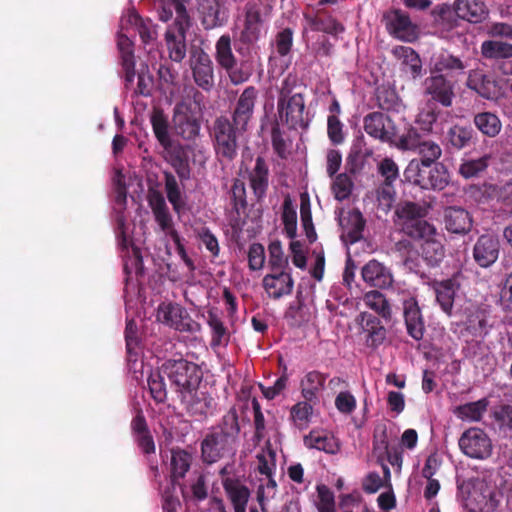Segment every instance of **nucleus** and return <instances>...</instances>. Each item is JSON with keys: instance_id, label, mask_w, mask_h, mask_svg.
Masks as SVG:
<instances>
[{"instance_id": "nucleus-42", "label": "nucleus", "mask_w": 512, "mask_h": 512, "mask_svg": "<svg viewBox=\"0 0 512 512\" xmlns=\"http://www.w3.org/2000/svg\"><path fill=\"white\" fill-rule=\"evenodd\" d=\"M165 42L169 58L174 62L180 63L186 57V35L176 33L173 29H167L165 32Z\"/></svg>"}, {"instance_id": "nucleus-51", "label": "nucleus", "mask_w": 512, "mask_h": 512, "mask_svg": "<svg viewBox=\"0 0 512 512\" xmlns=\"http://www.w3.org/2000/svg\"><path fill=\"white\" fill-rule=\"evenodd\" d=\"M207 323L212 331L211 347L226 345L229 333L220 317L213 311L208 312Z\"/></svg>"}, {"instance_id": "nucleus-48", "label": "nucleus", "mask_w": 512, "mask_h": 512, "mask_svg": "<svg viewBox=\"0 0 512 512\" xmlns=\"http://www.w3.org/2000/svg\"><path fill=\"white\" fill-rule=\"evenodd\" d=\"M164 377L161 366L158 370L151 371L147 379L150 395L158 404L167 401L168 392Z\"/></svg>"}, {"instance_id": "nucleus-20", "label": "nucleus", "mask_w": 512, "mask_h": 512, "mask_svg": "<svg viewBox=\"0 0 512 512\" xmlns=\"http://www.w3.org/2000/svg\"><path fill=\"white\" fill-rule=\"evenodd\" d=\"M162 158L175 170L180 181H187L191 177L189 155L187 146L178 142L161 151Z\"/></svg>"}, {"instance_id": "nucleus-15", "label": "nucleus", "mask_w": 512, "mask_h": 512, "mask_svg": "<svg viewBox=\"0 0 512 512\" xmlns=\"http://www.w3.org/2000/svg\"><path fill=\"white\" fill-rule=\"evenodd\" d=\"M386 21V29L391 36L404 42H413L418 38V28L408 13L393 9L384 15Z\"/></svg>"}, {"instance_id": "nucleus-53", "label": "nucleus", "mask_w": 512, "mask_h": 512, "mask_svg": "<svg viewBox=\"0 0 512 512\" xmlns=\"http://www.w3.org/2000/svg\"><path fill=\"white\" fill-rule=\"evenodd\" d=\"M282 208L284 231L288 238L294 239L297 235V212L290 195L284 197Z\"/></svg>"}, {"instance_id": "nucleus-26", "label": "nucleus", "mask_w": 512, "mask_h": 512, "mask_svg": "<svg viewBox=\"0 0 512 512\" xmlns=\"http://www.w3.org/2000/svg\"><path fill=\"white\" fill-rule=\"evenodd\" d=\"M225 494L231 502L234 512H246L250 499V489L238 478L226 477L222 480Z\"/></svg>"}, {"instance_id": "nucleus-23", "label": "nucleus", "mask_w": 512, "mask_h": 512, "mask_svg": "<svg viewBox=\"0 0 512 512\" xmlns=\"http://www.w3.org/2000/svg\"><path fill=\"white\" fill-rule=\"evenodd\" d=\"M270 171L266 160L262 156H257L254 167L247 170L249 186L258 202H261L267 194L269 187Z\"/></svg>"}, {"instance_id": "nucleus-13", "label": "nucleus", "mask_w": 512, "mask_h": 512, "mask_svg": "<svg viewBox=\"0 0 512 512\" xmlns=\"http://www.w3.org/2000/svg\"><path fill=\"white\" fill-rule=\"evenodd\" d=\"M425 95L443 107L452 106L455 97V82L445 74L434 72L430 69V76L423 82Z\"/></svg>"}, {"instance_id": "nucleus-16", "label": "nucleus", "mask_w": 512, "mask_h": 512, "mask_svg": "<svg viewBox=\"0 0 512 512\" xmlns=\"http://www.w3.org/2000/svg\"><path fill=\"white\" fill-rule=\"evenodd\" d=\"M261 24V14L258 10H248L246 12L244 27L235 44V49L241 57L251 55V47L260 38Z\"/></svg>"}, {"instance_id": "nucleus-12", "label": "nucleus", "mask_w": 512, "mask_h": 512, "mask_svg": "<svg viewBox=\"0 0 512 512\" xmlns=\"http://www.w3.org/2000/svg\"><path fill=\"white\" fill-rule=\"evenodd\" d=\"M428 211L427 209L415 202L406 201L399 204L396 208L395 214L400 220V230L408 238L413 237V232L422 230L424 225L432 226L430 222L425 220Z\"/></svg>"}, {"instance_id": "nucleus-50", "label": "nucleus", "mask_w": 512, "mask_h": 512, "mask_svg": "<svg viewBox=\"0 0 512 512\" xmlns=\"http://www.w3.org/2000/svg\"><path fill=\"white\" fill-rule=\"evenodd\" d=\"M300 294L299 292L296 301L288 306L284 314V319L292 328H299L309 321V316L304 311L305 305Z\"/></svg>"}, {"instance_id": "nucleus-55", "label": "nucleus", "mask_w": 512, "mask_h": 512, "mask_svg": "<svg viewBox=\"0 0 512 512\" xmlns=\"http://www.w3.org/2000/svg\"><path fill=\"white\" fill-rule=\"evenodd\" d=\"M490 156L485 155L478 159L463 160L460 164L458 173L465 179H471L484 172L489 165Z\"/></svg>"}, {"instance_id": "nucleus-36", "label": "nucleus", "mask_w": 512, "mask_h": 512, "mask_svg": "<svg viewBox=\"0 0 512 512\" xmlns=\"http://www.w3.org/2000/svg\"><path fill=\"white\" fill-rule=\"evenodd\" d=\"M458 287V283L453 278L435 282L433 285L438 304L443 312L449 316L452 315L455 294Z\"/></svg>"}, {"instance_id": "nucleus-54", "label": "nucleus", "mask_w": 512, "mask_h": 512, "mask_svg": "<svg viewBox=\"0 0 512 512\" xmlns=\"http://www.w3.org/2000/svg\"><path fill=\"white\" fill-rule=\"evenodd\" d=\"M377 106L384 111L397 110L399 106V97L395 89L389 86H379L375 91Z\"/></svg>"}, {"instance_id": "nucleus-18", "label": "nucleus", "mask_w": 512, "mask_h": 512, "mask_svg": "<svg viewBox=\"0 0 512 512\" xmlns=\"http://www.w3.org/2000/svg\"><path fill=\"white\" fill-rule=\"evenodd\" d=\"M258 98V90L254 86L246 87L238 97L232 112V121L242 130L247 129L249 121L253 117L254 108Z\"/></svg>"}, {"instance_id": "nucleus-7", "label": "nucleus", "mask_w": 512, "mask_h": 512, "mask_svg": "<svg viewBox=\"0 0 512 512\" xmlns=\"http://www.w3.org/2000/svg\"><path fill=\"white\" fill-rule=\"evenodd\" d=\"M202 115L187 100L177 102L173 108L172 127L177 136L186 141L200 135Z\"/></svg>"}, {"instance_id": "nucleus-31", "label": "nucleus", "mask_w": 512, "mask_h": 512, "mask_svg": "<svg viewBox=\"0 0 512 512\" xmlns=\"http://www.w3.org/2000/svg\"><path fill=\"white\" fill-rule=\"evenodd\" d=\"M453 10L458 18L471 23L481 22L488 14L482 0H455Z\"/></svg>"}, {"instance_id": "nucleus-27", "label": "nucleus", "mask_w": 512, "mask_h": 512, "mask_svg": "<svg viewBox=\"0 0 512 512\" xmlns=\"http://www.w3.org/2000/svg\"><path fill=\"white\" fill-rule=\"evenodd\" d=\"M131 431L138 448L145 455L154 454L156 447L154 438L148 428L142 410H138L131 421Z\"/></svg>"}, {"instance_id": "nucleus-19", "label": "nucleus", "mask_w": 512, "mask_h": 512, "mask_svg": "<svg viewBox=\"0 0 512 512\" xmlns=\"http://www.w3.org/2000/svg\"><path fill=\"white\" fill-rule=\"evenodd\" d=\"M466 84L469 89L488 100L497 99L501 94V87L495 77L479 69L469 72Z\"/></svg>"}, {"instance_id": "nucleus-47", "label": "nucleus", "mask_w": 512, "mask_h": 512, "mask_svg": "<svg viewBox=\"0 0 512 512\" xmlns=\"http://www.w3.org/2000/svg\"><path fill=\"white\" fill-rule=\"evenodd\" d=\"M427 181H423L426 190H443L449 184L450 175L446 166L442 163L431 165L427 170Z\"/></svg>"}, {"instance_id": "nucleus-17", "label": "nucleus", "mask_w": 512, "mask_h": 512, "mask_svg": "<svg viewBox=\"0 0 512 512\" xmlns=\"http://www.w3.org/2000/svg\"><path fill=\"white\" fill-rule=\"evenodd\" d=\"M403 318L407 334L416 341H420L425 333V321L414 296H408L402 300Z\"/></svg>"}, {"instance_id": "nucleus-10", "label": "nucleus", "mask_w": 512, "mask_h": 512, "mask_svg": "<svg viewBox=\"0 0 512 512\" xmlns=\"http://www.w3.org/2000/svg\"><path fill=\"white\" fill-rule=\"evenodd\" d=\"M157 320L180 332L200 331V324L194 321L187 310L177 303H161L157 310Z\"/></svg>"}, {"instance_id": "nucleus-4", "label": "nucleus", "mask_w": 512, "mask_h": 512, "mask_svg": "<svg viewBox=\"0 0 512 512\" xmlns=\"http://www.w3.org/2000/svg\"><path fill=\"white\" fill-rule=\"evenodd\" d=\"M162 372L169 379L171 386L184 399L193 393L202 381L201 368L183 357L170 358L163 362Z\"/></svg>"}, {"instance_id": "nucleus-22", "label": "nucleus", "mask_w": 512, "mask_h": 512, "mask_svg": "<svg viewBox=\"0 0 512 512\" xmlns=\"http://www.w3.org/2000/svg\"><path fill=\"white\" fill-rule=\"evenodd\" d=\"M262 282L264 290L274 300L290 295L294 287L291 273L287 271H271Z\"/></svg>"}, {"instance_id": "nucleus-24", "label": "nucleus", "mask_w": 512, "mask_h": 512, "mask_svg": "<svg viewBox=\"0 0 512 512\" xmlns=\"http://www.w3.org/2000/svg\"><path fill=\"white\" fill-rule=\"evenodd\" d=\"M361 276L367 285L378 289H387L394 281L390 269L376 259L368 261L362 267Z\"/></svg>"}, {"instance_id": "nucleus-44", "label": "nucleus", "mask_w": 512, "mask_h": 512, "mask_svg": "<svg viewBox=\"0 0 512 512\" xmlns=\"http://www.w3.org/2000/svg\"><path fill=\"white\" fill-rule=\"evenodd\" d=\"M473 123L483 135L491 138L497 136L502 128L499 117L491 112L477 113Z\"/></svg>"}, {"instance_id": "nucleus-29", "label": "nucleus", "mask_w": 512, "mask_h": 512, "mask_svg": "<svg viewBox=\"0 0 512 512\" xmlns=\"http://www.w3.org/2000/svg\"><path fill=\"white\" fill-rule=\"evenodd\" d=\"M150 123L153 134L162 150H165L179 142L178 140L173 139L170 133L168 117L161 108H154L152 110Z\"/></svg>"}, {"instance_id": "nucleus-43", "label": "nucleus", "mask_w": 512, "mask_h": 512, "mask_svg": "<svg viewBox=\"0 0 512 512\" xmlns=\"http://www.w3.org/2000/svg\"><path fill=\"white\" fill-rule=\"evenodd\" d=\"M474 131L469 126L454 125L447 132V143L455 150L469 147L473 142Z\"/></svg>"}, {"instance_id": "nucleus-41", "label": "nucleus", "mask_w": 512, "mask_h": 512, "mask_svg": "<svg viewBox=\"0 0 512 512\" xmlns=\"http://www.w3.org/2000/svg\"><path fill=\"white\" fill-rule=\"evenodd\" d=\"M489 401L487 398H482L475 402H469L463 405L456 406L453 409L454 415L463 421H480L487 411Z\"/></svg>"}, {"instance_id": "nucleus-63", "label": "nucleus", "mask_w": 512, "mask_h": 512, "mask_svg": "<svg viewBox=\"0 0 512 512\" xmlns=\"http://www.w3.org/2000/svg\"><path fill=\"white\" fill-rule=\"evenodd\" d=\"M353 188V181L351 177L347 173H340L335 176V179L332 184V191L337 200H345L347 199Z\"/></svg>"}, {"instance_id": "nucleus-6", "label": "nucleus", "mask_w": 512, "mask_h": 512, "mask_svg": "<svg viewBox=\"0 0 512 512\" xmlns=\"http://www.w3.org/2000/svg\"><path fill=\"white\" fill-rule=\"evenodd\" d=\"M412 235L415 236L410 239L418 243L416 257H420L428 268H438L445 258L446 249L437 228L424 225L422 231L417 230Z\"/></svg>"}, {"instance_id": "nucleus-11", "label": "nucleus", "mask_w": 512, "mask_h": 512, "mask_svg": "<svg viewBox=\"0 0 512 512\" xmlns=\"http://www.w3.org/2000/svg\"><path fill=\"white\" fill-rule=\"evenodd\" d=\"M189 66L196 85L210 91L214 86V66L210 55L202 47L192 46L189 51Z\"/></svg>"}, {"instance_id": "nucleus-32", "label": "nucleus", "mask_w": 512, "mask_h": 512, "mask_svg": "<svg viewBox=\"0 0 512 512\" xmlns=\"http://www.w3.org/2000/svg\"><path fill=\"white\" fill-rule=\"evenodd\" d=\"M467 68V63L464 62L461 58L447 52L443 51L439 53L433 60V65L431 69L434 72L445 74L449 78L452 79L453 76H458L464 74L465 69Z\"/></svg>"}, {"instance_id": "nucleus-5", "label": "nucleus", "mask_w": 512, "mask_h": 512, "mask_svg": "<svg viewBox=\"0 0 512 512\" xmlns=\"http://www.w3.org/2000/svg\"><path fill=\"white\" fill-rule=\"evenodd\" d=\"M244 131L226 116H219L214 120L210 137L214 152L220 162L229 163L237 157L239 136Z\"/></svg>"}, {"instance_id": "nucleus-49", "label": "nucleus", "mask_w": 512, "mask_h": 512, "mask_svg": "<svg viewBox=\"0 0 512 512\" xmlns=\"http://www.w3.org/2000/svg\"><path fill=\"white\" fill-rule=\"evenodd\" d=\"M481 53L486 59H510L512 58V44L487 40L481 45Z\"/></svg>"}, {"instance_id": "nucleus-39", "label": "nucleus", "mask_w": 512, "mask_h": 512, "mask_svg": "<svg viewBox=\"0 0 512 512\" xmlns=\"http://www.w3.org/2000/svg\"><path fill=\"white\" fill-rule=\"evenodd\" d=\"M323 13V9L320 8L314 14L309 12L303 13V17L311 30L330 34L343 30V27L336 20L330 16L323 17Z\"/></svg>"}, {"instance_id": "nucleus-2", "label": "nucleus", "mask_w": 512, "mask_h": 512, "mask_svg": "<svg viewBox=\"0 0 512 512\" xmlns=\"http://www.w3.org/2000/svg\"><path fill=\"white\" fill-rule=\"evenodd\" d=\"M295 79L288 76L282 83L277 100V111L282 123L289 129H307L310 123L308 112L305 110V99L302 93L292 92V82Z\"/></svg>"}, {"instance_id": "nucleus-1", "label": "nucleus", "mask_w": 512, "mask_h": 512, "mask_svg": "<svg viewBox=\"0 0 512 512\" xmlns=\"http://www.w3.org/2000/svg\"><path fill=\"white\" fill-rule=\"evenodd\" d=\"M240 433L237 410L232 407L222 417L218 425L212 427L201 441V459L212 465L222 459L232 457Z\"/></svg>"}, {"instance_id": "nucleus-40", "label": "nucleus", "mask_w": 512, "mask_h": 512, "mask_svg": "<svg viewBox=\"0 0 512 512\" xmlns=\"http://www.w3.org/2000/svg\"><path fill=\"white\" fill-rule=\"evenodd\" d=\"M192 463V455L183 449L171 450V482L173 485L179 484V480L184 478Z\"/></svg>"}, {"instance_id": "nucleus-35", "label": "nucleus", "mask_w": 512, "mask_h": 512, "mask_svg": "<svg viewBox=\"0 0 512 512\" xmlns=\"http://www.w3.org/2000/svg\"><path fill=\"white\" fill-rule=\"evenodd\" d=\"M327 375L317 370L309 371L300 382L301 395L305 400L319 402V394L325 386Z\"/></svg>"}, {"instance_id": "nucleus-57", "label": "nucleus", "mask_w": 512, "mask_h": 512, "mask_svg": "<svg viewBox=\"0 0 512 512\" xmlns=\"http://www.w3.org/2000/svg\"><path fill=\"white\" fill-rule=\"evenodd\" d=\"M300 218L303 229L305 231V235L309 243H314L317 239V233L315 231L314 224L312 221V212L309 198L304 195L301 196Z\"/></svg>"}, {"instance_id": "nucleus-58", "label": "nucleus", "mask_w": 512, "mask_h": 512, "mask_svg": "<svg viewBox=\"0 0 512 512\" xmlns=\"http://www.w3.org/2000/svg\"><path fill=\"white\" fill-rule=\"evenodd\" d=\"M394 249L403 257V263L410 270H416L418 261L416 257V248L412 239H401L394 245Z\"/></svg>"}, {"instance_id": "nucleus-56", "label": "nucleus", "mask_w": 512, "mask_h": 512, "mask_svg": "<svg viewBox=\"0 0 512 512\" xmlns=\"http://www.w3.org/2000/svg\"><path fill=\"white\" fill-rule=\"evenodd\" d=\"M429 167L430 166L424 165L417 159H413L406 167L404 171V177L408 182L419 186L422 189H426V185H424V182L422 181H427V170Z\"/></svg>"}, {"instance_id": "nucleus-46", "label": "nucleus", "mask_w": 512, "mask_h": 512, "mask_svg": "<svg viewBox=\"0 0 512 512\" xmlns=\"http://www.w3.org/2000/svg\"><path fill=\"white\" fill-rule=\"evenodd\" d=\"M363 302L367 307L374 310L385 320H391V306L384 294L378 290H371L366 292L363 296Z\"/></svg>"}, {"instance_id": "nucleus-37", "label": "nucleus", "mask_w": 512, "mask_h": 512, "mask_svg": "<svg viewBox=\"0 0 512 512\" xmlns=\"http://www.w3.org/2000/svg\"><path fill=\"white\" fill-rule=\"evenodd\" d=\"M391 53L396 59L402 62V65L408 68L406 71L410 73L413 79L422 76V60L413 48L399 45L395 46L391 50Z\"/></svg>"}, {"instance_id": "nucleus-45", "label": "nucleus", "mask_w": 512, "mask_h": 512, "mask_svg": "<svg viewBox=\"0 0 512 512\" xmlns=\"http://www.w3.org/2000/svg\"><path fill=\"white\" fill-rule=\"evenodd\" d=\"M304 443L308 448H314L329 454H336L340 448L333 436L315 431H311L309 435L304 437Z\"/></svg>"}, {"instance_id": "nucleus-21", "label": "nucleus", "mask_w": 512, "mask_h": 512, "mask_svg": "<svg viewBox=\"0 0 512 512\" xmlns=\"http://www.w3.org/2000/svg\"><path fill=\"white\" fill-rule=\"evenodd\" d=\"M500 243L497 237L489 234L481 235L473 248V258L482 268H488L499 256Z\"/></svg>"}, {"instance_id": "nucleus-64", "label": "nucleus", "mask_w": 512, "mask_h": 512, "mask_svg": "<svg viewBox=\"0 0 512 512\" xmlns=\"http://www.w3.org/2000/svg\"><path fill=\"white\" fill-rule=\"evenodd\" d=\"M231 199L233 209L239 214L247 208V197L245 183L240 179H234L231 187Z\"/></svg>"}, {"instance_id": "nucleus-38", "label": "nucleus", "mask_w": 512, "mask_h": 512, "mask_svg": "<svg viewBox=\"0 0 512 512\" xmlns=\"http://www.w3.org/2000/svg\"><path fill=\"white\" fill-rule=\"evenodd\" d=\"M186 411L192 416L205 417L212 410L214 399L205 392H198V389L189 393L184 399Z\"/></svg>"}, {"instance_id": "nucleus-3", "label": "nucleus", "mask_w": 512, "mask_h": 512, "mask_svg": "<svg viewBox=\"0 0 512 512\" xmlns=\"http://www.w3.org/2000/svg\"><path fill=\"white\" fill-rule=\"evenodd\" d=\"M215 60L226 71L230 82L234 85L247 82L254 73L252 55L242 57L238 62L232 50V41L229 34H223L216 41Z\"/></svg>"}, {"instance_id": "nucleus-62", "label": "nucleus", "mask_w": 512, "mask_h": 512, "mask_svg": "<svg viewBox=\"0 0 512 512\" xmlns=\"http://www.w3.org/2000/svg\"><path fill=\"white\" fill-rule=\"evenodd\" d=\"M466 331L473 337L483 339L488 334V322L483 313L478 312L469 316Z\"/></svg>"}, {"instance_id": "nucleus-61", "label": "nucleus", "mask_w": 512, "mask_h": 512, "mask_svg": "<svg viewBox=\"0 0 512 512\" xmlns=\"http://www.w3.org/2000/svg\"><path fill=\"white\" fill-rule=\"evenodd\" d=\"M268 251L271 271H285L288 267V258L284 255L281 243L279 241L270 243Z\"/></svg>"}, {"instance_id": "nucleus-28", "label": "nucleus", "mask_w": 512, "mask_h": 512, "mask_svg": "<svg viewBox=\"0 0 512 512\" xmlns=\"http://www.w3.org/2000/svg\"><path fill=\"white\" fill-rule=\"evenodd\" d=\"M445 228L450 233L466 234L472 228V218L462 207L450 206L444 210Z\"/></svg>"}, {"instance_id": "nucleus-59", "label": "nucleus", "mask_w": 512, "mask_h": 512, "mask_svg": "<svg viewBox=\"0 0 512 512\" xmlns=\"http://www.w3.org/2000/svg\"><path fill=\"white\" fill-rule=\"evenodd\" d=\"M293 35L294 32L289 27H286L276 33L272 45L275 47L276 52L280 57H285L291 52L293 47Z\"/></svg>"}, {"instance_id": "nucleus-52", "label": "nucleus", "mask_w": 512, "mask_h": 512, "mask_svg": "<svg viewBox=\"0 0 512 512\" xmlns=\"http://www.w3.org/2000/svg\"><path fill=\"white\" fill-rule=\"evenodd\" d=\"M163 175L167 199L171 203L174 211L179 212L183 208L184 203L182 201V192L178 181L175 175L169 171H165Z\"/></svg>"}, {"instance_id": "nucleus-33", "label": "nucleus", "mask_w": 512, "mask_h": 512, "mask_svg": "<svg viewBox=\"0 0 512 512\" xmlns=\"http://www.w3.org/2000/svg\"><path fill=\"white\" fill-rule=\"evenodd\" d=\"M362 329L366 333V345L376 349L382 345L386 339V328L382 325L381 320L369 313H362Z\"/></svg>"}, {"instance_id": "nucleus-34", "label": "nucleus", "mask_w": 512, "mask_h": 512, "mask_svg": "<svg viewBox=\"0 0 512 512\" xmlns=\"http://www.w3.org/2000/svg\"><path fill=\"white\" fill-rule=\"evenodd\" d=\"M117 46L120 52L126 86H128L133 83L136 75L133 42L126 35L120 34L118 36Z\"/></svg>"}, {"instance_id": "nucleus-30", "label": "nucleus", "mask_w": 512, "mask_h": 512, "mask_svg": "<svg viewBox=\"0 0 512 512\" xmlns=\"http://www.w3.org/2000/svg\"><path fill=\"white\" fill-rule=\"evenodd\" d=\"M342 228V237L350 244H354L362 239L366 221L358 209H352L345 216L340 218Z\"/></svg>"}, {"instance_id": "nucleus-25", "label": "nucleus", "mask_w": 512, "mask_h": 512, "mask_svg": "<svg viewBox=\"0 0 512 512\" xmlns=\"http://www.w3.org/2000/svg\"><path fill=\"white\" fill-rule=\"evenodd\" d=\"M199 11L205 29L224 26L228 20V12L224 0H200Z\"/></svg>"}, {"instance_id": "nucleus-9", "label": "nucleus", "mask_w": 512, "mask_h": 512, "mask_svg": "<svg viewBox=\"0 0 512 512\" xmlns=\"http://www.w3.org/2000/svg\"><path fill=\"white\" fill-rule=\"evenodd\" d=\"M363 126L369 136L398 148L402 134H399L397 126L388 115L371 112L364 117Z\"/></svg>"}, {"instance_id": "nucleus-14", "label": "nucleus", "mask_w": 512, "mask_h": 512, "mask_svg": "<svg viewBox=\"0 0 512 512\" xmlns=\"http://www.w3.org/2000/svg\"><path fill=\"white\" fill-rule=\"evenodd\" d=\"M461 451L470 458L485 459L491 455L492 443L480 428H469L459 439Z\"/></svg>"}, {"instance_id": "nucleus-8", "label": "nucleus", "mask_w": 512, "mask_h": 512, "mask_svg": "<svg viewBox=\"0 0 512 512\" xmlns=\"http://www.w3.org/2000/svg\"><path fill=\"white\" fill-rule=\"evenodd\" d=\"M400 150H412L420 156L419 162L426 166L436 164L442 155V149L434 141L424 139L416 128H409L406 133L402 134V139L398 146Z\"/></svg>"}, {"instance_id": "nucleus-60", "label": "nucleus", "mask_w": 512, "mask_h": 512, "mask_svg": "<svg viewBox=\"0 0 512 512\" xmlns=\"http://www.w3.org/2000/svg\"><path fill=\"white\" fill-rule=\"evenodd\" d=\"M318 402L305 400L297 402L291 408V417L298 426L307 424L313 414V406Z\"/></svg>"}]
</instances>
